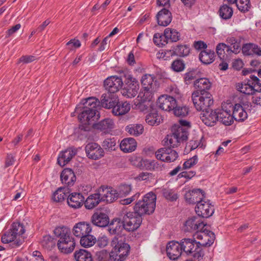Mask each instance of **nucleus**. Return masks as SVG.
<instances>
[{"instance_id":"obj_10","label":"nucleus","mask_w":261,"mask_h":261,"mask_svg":"<svg viewBox=\"0 0 261 261\" xmlns=\"http://www.w3.org/2000/svg\"><path fill=\"white\" fill-rule=\"evenodd\" d=\"M170 147H164L161 148L155 152L157 159L165 162H172L175 161L178 157V154L176 151Z\"/></svg>"},{"instance_id":"obj_49","label":"nucleus","mask_w":261,"mask_h":261,"mask_svg":"<svg viewBox=\"0 0 261 261\" xmlns=\"http://www.w3.org/2000/svg\"><path fill=\"white\" fill-rule=\"evenodd\" d=\"M168 38L165 35L160 33H155L153 38V41L154 44L159 46H163L168 43Z\"/></svg>"},{"instance_id":"obj_40","label":"nucleus","mask_w":261,"mask_h":261,"mask_svg":"<svg viewBox=\"0 0 261 261\" xmlns=\"http://www.w3.org/2000/svg\"><path fill=\"white\" fill-rule=\"evenodd\" d=\"M161 116L157 112L153 111L146 116V122L151 126L158 125L161 123Z\"/></svg>"},{"instance_id":"obj_48","label":"nucleus","mask_w":261,"mask_h":261,"mask_svg":"<svg viewBox=\"0 0 261 261\" xmlns=\"http://www.w3.org/2000/svg\"><path fill=\"white\" fill-rule=\"evenodd\" d=\"M164 34L168 40L170 39L172 42H176L179 39V34L174 29L166 28L164 31Z\"/></svg>"},{"instance_id":"obj_51","label":"nucleus","mask_w":261,"mask_h":261,"mask_svg":"<svg viewBox=\"0 0 261 261\" xmlns=\"http://www.w3.org/2000/svg\"><path fill=\"white\" fill-rule=\"evenodd\" d=\"M116 140L114 138H107L103 140L101 145L107 151H112L115 149Z\"/></svg>"},{"instance_id":"obj_2","label":"nucleus","mask_w":261,"mask_h":261,"mask_svg":"<svg viewBox=\"0 0 261 261\" xmlns=\"http://www.w3.org/2000/svg\"><path fill=\"white\" fill-rule=\"evenodd\" d=\"M54 233L59 238L57 246L61 253L69 254L74 250L75 243L70 229H54Z\"/></svg>"},{"instance_id":"obj_64","label":"nucleus","mask_w":261,"mask_h":261,"mask_svg":"<svg viewBox=\"0 0 261 261\" xmlns=\"http://www.w3.org/2000/svg\"><path fill=\"white\" fill-rule=\"evenodd\" d=\"M137 106L140 111L144 112L148 110L149 107L151 106V103L146 101H141Z\"/></svg>"},{"instance_id":"obj_24","label":"nucleus","mask_w":261,"mask_h":261,"mask_svg":"<svg viewBox=\"0 0 261 261\" xmlns=\"http://www.w3.org/2000/svg\"><path fill=\"white\" fill-rule=\"evenodd\" d=\"M114 127V123L110 118H105L93 125V127L95 129L103 132L106 134L109 133Z\"/></svg>"},{"instance_id":"obj_17","label":"nucleus","mask_w":261,"mask_h":261,"mask_svg":"<svg viewBox=\"0 0 261 261\" xmlns=\"http://www.w3.org/2000/svg\"><path fill=\"white\" fill-rule=\"evenodd\" d=\"M200 118L201 121L207 126H212L215 125L218 121L217 111L211 109L205 110L200 114Z\"/></svg>"},{"instance_id":"obj_12","label":"nucleus","mask_w":261,"mask_h":261,"mask_svg":"<svg viewBox=\"0 0 261 261\" xmlns=\"http://www.w3.org/2000/svg\"><path fill=\"white\" fill-rule=\"evenodd\" d=\"M195 209L196 214L202 217L208 218L211 216L214 212L213 205L210 203L209 200L206 201L204 199L198 202Z\"/></svg>"},{"instance_id":"obj_53","label":"nucleus","mask_w":261,"mask_h":261,"mask_svg":"<svg viewBox=\"0 0 261 261\" xmlns=\"http://www.w3.org/2000/svg\"><path fill=\"white\" fill-rule=\"evenodd\" d=\"M173 55H176L178 56H186L190 53L189 48L186 45H178L172 50Z\"/></svg>"},{"instance_id":"obj_5","label":"nucleus","mask_w":261,"mask_h":261,"mask_svg":"<svg viewBox=\"0 0 261 261\" xmlns=\"http://www.w3.org/2000/svg\"><path fill=\"white\" fill-rule=\"evenodd\" d=\"M179 249L187 255L193 257L198 260L202 259L204 253L203 249L197 245L196 240L190 239H184L179 243Z\"/></svg>"},{"instance_id":"obj_1","label":"nucleus","mask_w":261,"mask_h":261,"mask_svg":"<svg viewBox=\"0 0 261 261\" xmlns=\"http://www.w3.org/2000/svg\"><path fill=\"white\" fill-rule=\"evenodd\" d=\"M111 234L115 235L111 245L113 248L109 253L110 259L112 261H122L128 255L130 250L129 245L123 241L125 239L123 229H108Z\"/></svg>"},{"instance_id":"obj_38","label":"nucleus","mask_w":261,"mask_h":261,"mask_svg":"<svg viewBox=\"0 0 261 261\" xmlns=\"http://www.w3.org/2000/svg\"><path fill=\"white\" fill-rule=\"evenodd\" d=\"M218 121H219L225 125H230L233 122L232 114L225 112H217Z\"/></svg>"},{"instance_id":"obj_57","label":"nucleus","mask_w":261,"mask_h":261,"mask_svg":"<svg viewBox=\"0 0 261 261\" xmlns=\"http://www.w3.org/2000/svg\"><path fill=\"white\" fill-rule=\"evenodd\" d=\"M171 68L176 72H180L184 69L185 64L180 60H176L172 62Z\"/></svg>"},{"instance_id":"obj_33","label":"nucleus","mask_w":261,"mask_h":261,"mask_svg":"<svg viewBox=\"0 0 261 261\" xmlns=\"http://www.w3.org/2000/svg\"><path fill=\"white\" fill-rule=\"evenodd\" d=\"M125 131L130 135L139 136L144 132V127L141 124H130L125 127Z\"/></svg>"},{"instance_id":"obj_50","label":"nucleus","mask_w":261,"mask_h":261,"mask_svg":"<svg viewBox=\"0 0 261 261\" xmlns=\"http://www.w3.org/2000/svg\"><path fill=\"white\" fill-rule=\"evenodd\" d=\"M237 88L239 91L245 94L250 95L254 93V89L253 86L248 84H239Z\"/></svg>"},{"instance_id":"obj_13","label":"nucleus","mask_w":261,"mask_h":261,"mask_svg":"<svg viewBox=\"0 0 261 261\" xmlns=\"http://www.w3.org/2000/svg\"><path fill=\"white\" fill-rule=\"evenodd\" d=\"M122 80L116 76H112L108 77L104 81L105 89L110 93H116L122 87Z\"/></svg>"},{"instance_id":"obj_35","label":"nucleus","mask_w":261,"mask_h":261,"mask_svg":"<svg viewBox=\"0 0 261 261\" xmlns=\"http://www.w3.org/2000/svg\"><path fill=\"white\" fill-rule=\"evenodd\" d=\"M155 78L150 74L144 75L141 79V83L143 88H152L157 89L158 86Z\"/></svg>"},{"instance_id":"obj_27","label":"nucleus","mask_w":261,"mask_h":261,"mask_svg":"<svg viewBox=\"0 0 261 261\" xmlns=\"http://www.w3.org/2000/svg\"><path fill=\"white\" fill-rule=\"evenodd\" d=\"M92 222L96 226L104 227L110 225L108 215L104 213H95L92 217Z\"/></svg>"},{"instance_id":"obj_18","label":"nucleus","mask_w":261,"mask_h":261,"mask_svg":"<svg viewBox=\"0 0 261 261\" xmlns=\"http://www.w3.org/2000/svg\"><path fill=\"white\" fill-rule=\"evenodd\" d=\"M185 197L187 202L194 204L200 202L202 200L205 199V196L204 192L200 189H195L189 191L185 194Z\"/></svg>"},{"instance_id":"obj_28","label":"nucleus","mask_w":261,"mask_h":261,"mask_svg":"<svg viewBox=\"0 0 261 261\" xmlns=\"http://www.w3.org/2000/svg\"><path fill=\"white\" fill-rule=\"evenodd\" d=\"M137 147V142L133 138H127L123 139L120 144V148L124 152H130L134 151Z\"/></svg>"},{"instance_id":"obj_44","label":"nucleus","mask_w":261,"mask_h":261,"mask_svg":"<svg viewBox=\"0 0 261 261\" xmlns=\"http://www.w3.org/2000/svg\"><path fill=\"white\" fill-rule=\"evenodd\" d=\"M225 50L229 54L231 47L226 45L224 43H220L216 46V52L221 60H224L225 58Z\"/></svg>"},{"instance_id":"obj_26","label":"nucleus","mask_w":261,"mask_h":261,"mask_svg":"<svg viewBox=\"0 0 261 261\" xmlns=\"http://www.w3.org/2000/svg\"><path fill=\"white\" fill-rule=\"evenodd\" d=\"M187 228H203L204 227H211V225L204 223L200 218L194 216L189 218L184 223Z\"/></svg>"},{"instance_id":"obj_31","label":"nucleus","mask_w":261,"mask_h":261,"mask_svg":"<svg viewBox=\"0 0 261 261\" xmlns=\"http://www.w3.org/2000/svg\"><path fill=\"white\" fill-rule=\"evenodd\" d=\"M233 119L238 121H244L247 118V114L240 104H236L232 112Z\"/></svg>"},{"instance_id":"obj_37","label":"nucleus","mask_w":261,"mask_h":261,"mask_svg":"<svg viewBox=\"0 0 261 261\" xmlns=\"http://www.w3.org/2000/svg\"><path fill=\"white\" fill-rule=\"evenodd\" d=\"M69 192L68 188L60 187L54 193L52 198L54 201L61 202L67 196V194Z\"/></svg>"},{"instance_id":"obj_54","label":"nucleus","mask_w":261,"mask_h":261,"mask_svg":"<svg viewBox=\"0 0 261 261\" xmlns=\"http://www.w3.org/2000/svg\"><path fill=\"white\" fill-rule=\"evenodd\" d=\"M162 193L166 199L171 201H175L178 198L177 194L172 189H164Z\"/></svg>"},{"instance_id":"obj_4","label":"nucleus","mask_w":261,"mask_h":261,"mask_svg":"<svg viewBox=\"0 0 261 261\" xmlns=\"http://www.w3.org/2000/svg\"><path fill=\"white\" fill-rule=\"evenodd\" d=\"M156 196L152 192L146 194L142 200L138 201L134 206L135 214H137V217L153 213L155 208Z\"/></svg>"},{"instance_id":"obj_58","label":"nucleus","mask_w":261,"mask_h":261,"mask_svg":"<svg viewBox=\"0 0 261 261\" xmlns=\"http://www.w3.org/2000/svg\"><path fill=\"white\" fill-rule=\"evenodd\" d=\"M234 107L230 102H224L222 103L221 109L217 110V112H225L228 113H231L233 111Z\"/></svg>"},{"instance_id":"obj_15","label":"nucleus","mask_w":261,"mask_h":261,"mask_svg":"<svg viewBox=\"0 0 261 261\" xmlns=\"http://www.w3.org/2000/svg\"><path fill=\"white\" fill-rule=\"evenodd\" d=\"M157 104L162 110L170 111L173 110L177 105V102L173 96H169L168 95H162L159 97Z\"/></svg>"},{"instance_id":"obj_47","label":"nucleus","mask_w":261,"mask_h":261,"mask_svg":"<svg viewBox=\"0 0 261 261\" xmlns=\"http://www.w3.org/2000/svg\"><path fill=\"white\" fill-rule=\"evenodd\" d=\"M233 14V11L231 8L228 7L227 5H223L219 9V14L221 18L224 19L230 18Z\"/></svg>"},{"instance_id":"obj_41","label":"nucleus","mask_w":261,"mask_h":261,"mask_svg":"<svg viewBox=\"0 0 261 261\" xmlns=\"http://www.w3.org/2000/svg\"><path fill=\"white\" fill-rule=\"evenodd\" d=\"M74 255L76 261H92L91 253L86 250L80 249L76 251Z\"/></svg>"},{"instance_id":"obj_36","label":"nucleus","mask_w":261,"mask_h":261,"mask_svg":"<svg viewBox=\"0 0 261 261\" xmlns=\"http://www.w3.org/2000/svg\"><path fill=\"white\" fill-rule=\"evenodd\" d=\"M91 230V229H90V231L85 233L84 235H82V237H81L80 244L84 247L92 246L96 242V238L89 234Z\"/></svg>"},{"instance_id":"obj_30","label":"nucleus","mask_w":261,"mask_h":261,"mask_svg":"<svg viewBox=\"0 0 261 261\" xmlns=\"http://www.w3.org/2000/svg\"><path fill=\"white\" fill-rule=\"evenodd\" d=\"M18 230V229H10L2 237V242L5 244L11 242L16 239L18 233L19 236L22 235L25 231V229H20L19 232H17Z\"/></svg>"},{"instance_id":"obj_55","label":"nucleus","mask_w":261,"mask_h":261,"mask_svg":"<svg viewBox=\"0 0 261 261\" xmlns=\"http://www.w3.org/2000/svg\"><path fill=\"white\" fill-rule=\"evenodd\" d=\"M130 185L122 184L118 188V197L127 195L131 191Z\"/></svg>"},{"instance_id":"obj_62","label":"nucleus","mask_w":261,"mask_h":261,"mask_svg":"<svg viewBox=\"0 0 261 261\" xmlns=\"http://www.w3.org/2000/svg\"><path fill=\"white\" fill-rule=\"evenodd\" d=\"M170 95L169 96H173L176 101L181 97V93L179 90L176 87H171L169 91Z\"/></svg>"},{"instance_id":"obj_46","label":"nucleus","mask_w":261,"mask_h":261,"mask_svg":"<svg viewBox=\"0 0 261 261\" xmlns=\"http://www.w3.org/2000/svg\"><path fill=\"white\" fill-rule=\"evenodd\" d=\"M230 3H236L238 9L242 12L249 10L250 8L249 0H228Z\"/></svg>"},{"instance_id":"obj_63","label":"nucleus","mask_w":261,"mask_h":261,"mask_svg":"<svg viewBox=\"0 0 261 261\" xmlns=\"http://www.w3.org/2000/svg\"><path fill=\"white\" fill-rule=\"evenodd\" d=\"M252 43L246 44L243 45L242 48V52L246 56L252 55Z\"/></svg>"},{"instance_id":"obj_11","label":"nucleus","mask_w":261,"mask_h":261,"mask_svg":"<svg viewBox=\"0 0 261 261\" xmlns=\"http://www.w3.org/2000/svg\"><path fill=\"white\" fill-rule=\"evenodd\" d=\"M97 191L101 201L112 203L118 198L117 191L111 187L101 186Z\"/></svg>"},{"instance_id":"obj_19","label":"nucleus","mask_w":261,"mask_h":261,"mask_svg":"<svg viewBox=\"0 0 261 261\" xmlns=\"http://www.w3.org/2000/svg\"><path fill=\"white\" fill-rule=\"evenodd\" d=\"M77 153V150L72 147L68 148L62 151L58 158V163L61 166H64L68 163Z\"/></svg>"},{"instance_id":"obj_21","label":"nucleus","mask_w":261,"mask_h":261,"mask_svg":"<svg viewBox=\"0 0 261 261\" xmlns=\"http://www.w3.org/2000/svg\"><path fill=\"white\" fill-rule=\"evenodd\" d=\"M156 18L159 25L166 27L171 22L172 16L169 10L163 8L158 13Z\"/></svg>"},{"instance_id":"obj_22","label":"nucleus","mask_w":261,"mask_h":261,"mask_svg":"<svg viewBox=\"0 0 261 261\" xmlns=\"http://www.w3.org/2000/svg\"><path fill=\"white\" fill-rule=\"evenodd\" d=\"M85 198L80 193H72L68 196L67 199L68 205L73 208L81 207L83 204Z\"/></svg>"},{"instance_id":"obj_23","label":"nucleus","mask_w":261,"mask_h":261,"mask_svg":"<svg viewBox=\"0 0 261 261\" xmlns=\"http://www.w3.org/2000/svg\"><path fill=\"white\" fill-rule=\"evenodd\" d=\"M117 101L116 95L109 91L103 94L101 97V105L102 107L107 109L113 108L117 103Z\"/></svg>"},{"instance_id":"obj_34","label":"nucleus","mask_w":261,"mask_h":261,"mask_svg":"<svg viewBox=\"0 0 261 261\" xmlns=\"http://www.w3.org/2000/svg\"><path fill=\"white\" fill-rule=\"evenodd\" d=\"M101 201L98 193L90 195L85 201V206L91 210L96 206Z\"/></svg>"},{"instance_id":"obj_7","label":"nucleus","mask_w":261,"mask_h":261,"mask_svg":"<svg viewBox=\"0 0 261 261\" xmlns=\"http://www.w3.org/2000/svg\"><path fill=\"white\" fill-rule=\"evenodd\" d=\"M191 98L196 109L202 112L209 109L214 102L213 96L208 92L194 91Z\"/></svg>"},{"instance_id":"obj_14","label":"nucleus","mask_w":261,"mask_h":261,"mask_svg":"<svg viewBox=\"0 0 261 261\" xmlns=\"http://www.w3.org/2000/svg\"><path fill=\"white\" fill-rule=\"evenodd\" d=\"M87 156L92 160H98L104 155L103 148L97 143L88 144L85 147Z\"/></svg>"},{"instance_id":"obj_60","label":"nucleus","mask_w":261,"mask_h":261,"mask_svg":"<svg viewBox=\"0 0 261 261\" xmlns=\"http://www.w3.org/2000/svg\"><path fill=\"white\" fill-rule=\"evenodd\" d=\"M198 162V157L197 155H194L192 158L188 160L184 164V168L188 169L196 165Z\"/></svg>"},{"instance_id":"obj_43","label":"nucleus","mask_w":261,"mask_h":261,"mask_svg":"<svg viewBox=\"0 0 261 261\" xmlns=\"http://www.w3.org/2000/svg\"><path fill=\"white\" fill-rule=\"evenodd\" d=\"M99 103L100 102L97 99L92 97L86 99L83 105H84V107L98 112V109L99 107Z\"/></svg>"},{"instance_id":"obj_61","label":"nucleus","mask_w":261,"mask_h":261,"mask_svg":"<svg viewBox=\"0 0 261 261\" xmlns=\"http://www.w3.org/2000/svg\"><path fill=\"white\" fill-rule=\"evenodd\" d=\"M173 55V52L172 51V50H166L165 51L162 50V51H160L157 54V57L159 59H163L165 60H166L170 56Z\"/></svg>"},{"instance_id":"obj_52","label":"nucleus","mask_w":261,"mask_h":261,"mask_svg":"<svg viewBox=\"0 0 261 261\" xmlns=\"http://www.w3.org/2000/svg\"><path fill=\"white\" fill-rule=\"evenodd\" d=\"M189 108L186 106H177L175 107L173 109V112L175 116L178 117H184L187 116L189 114Z\"/></svg>"},{"instance_id":"obj_39","label":"nucleus","mask_w":261,"mask_h":261,"mask_svg":"<svg viewBox=\"0 0 261 261\" xmlns=\"http://www.w3.org/2000/svg\"><path fill=\"white\" fill-rule=\"evenodd\" d=\"M215 53L210 50H203L199 54V58L201 62L204 64H209L214 60Z\"/></svg>"},{"instance_id":"obj_9","label":"nucleus","mask_w":261,"mask_h":261,"mask_svg":"<svg viewBox=\"0 0 261 261\" xmlns=\"http://www.w3.org/2000/svg\"><path fill=\"white\" fill-rule=\"evenodd\" d=\"M125 86L121 90L122 94L128 98L134 97L138 93L139 85L138 81L130 75L125 76Z\"/></svg>"},{"instance_id":"obj_16","label":"nucleus","mask_w":261,"mask_h":261,"mask_svg":"<svg viewBox=\"0 0 261 261\" xmlns=\"http://www.w3.org/2000/svg\"><path fill=\"white\" fill-rule=\"evenodd\" d=\"M99 118V113L98 112L85 107H83L82 111L78 116L79 120L85 124H89L92 121H94L95 118L98 119Z\"/></svg>"},{"instance_id":"obj_25","label":"nucleus","mask_w":261,"mask_h":261,"mask_svg":"<svg viewBox=\"0 0 261 261\" xmlns=\"http://www.w3.org/2000/svg\"><path fill=\"white\" fill-rule=\"evenodd\" d=\"M62 184L67 187L72 186L76 180V176L73 171L70 168H66L63 170L60 175Z\"/></svg>"},{"instance_id":"obj_42","label":"nucleus","mask_w":261,"mask_h":261,"mask_svg":"<svg viewBox=\"0 0 261 261\" xmlns=\"http://www.w3.org/2000/svg\"><path fill=\"white\" fill-rule=\"evenodd\" d=\"M157 89L152 88H143V90L140 92L138 97H140L141 101L150 102L153 97L154 93Z\"/></svg>"},{"instance_id":"obj_6","label":"nucleus","mask_w":261,"mask_h":261,"mask_svg":"<svg viewBox=\"0 0 261 261\" xmlns=\"http://www.w3.org/2000/svg\"><path fill=\"white\" fill-rule=\"evenodd\" d=\"M142 218L140 217H134L132 213H127L123 218H114L110 222L109 226L113 228H126V227H133L132 228H139L141 223Z\"/></svg>"},{"instance_id":"obj_56","label":"nucleus","mask_w":261,"mask_h":261,"mask_svg":"<svg viewBox=\"0 0 261 261\" xmlns=\"http://www.w3.org/2000/svg\"><path fill=\"white\" fill-rule=\"evenodd\" d=\"M41 243L42 246L47 249L51 248L55 245L53 239L49 235L44 236Z\"/></svg>"},{"instance_id":"obj_3","label":"nucleus","mask_w":261,"mask_h":261,"mask_svg":"<svg viewBox=\"0 0 261 261\" xmlns=\"http://www.w3.org/2000/svg\"><path fill=\"white\" fill-rule=\"evenodd\" d=\"M188 136L187 127H184L179 124H175L171 127V133L168 135L165 138V143L166 145L172 148L177 147L181 143L187 140Z\"/></svg>"},{"instance_id":"obj_29","label":"nucleus","mask_w":261,"mask_h":261,"mask_svg":"<svg viewBox=\"0 0 261 261\" xmlns=\"http://www.w3.org/2000/svg\"><path fill=\"white\" fill-rule=\"evenodd\" d=\"M112 112L115 116H120L126 114L130 109V105L126 102L117 103L112 108Z\"/></svg>"},{"instance_id":"obj_59","label":"nucleus","mask_w":261,"mask_h":261,"mask_svg":"<svg viewBox=\"0 0 261 261\" xmlns=\"http://www.w3.org/2000/svg\"><path fill=\"white\" fill-rule=\"evenodd\" d=\"M196 72L195 70L190 71L185 74V82L186 84H189L191 82L196 79Z\"/></svg>"},{"instance_id":"obj_45","label":"nucleus","mask_w":261,"mask_h":261,"mask_svg":"<svg viewBox=\"0 0 261 261\" xmlns=\"http://www.w3.org/2000/svg\"><path fill=\"white\" fill-rule=\"evenodd\" d=\"M129 161L133 166L141 169L147 168V165L149 164L148 161L144 160L140 156H133L129 159Z\"/></svg>"},{"instance_id":"obj_20","label":"nucleus","mask_w":261,"mask_h":261,"mask_svg":"<svg viewBox=\"0 0 261 261\" xmlns=\"http://www.w3.org/2000/svg\"><path fill=\"white\" fill-rule=\"evenodd\" d=\"M166 252L167 256L170 259H177L181 254V249H179V243L174 241L169 242L166 247Z\"/></svg>"},{"instance_id":"obj_8","label":"nucleus","mask_w":261,"mask_h":261,"mask_svg":"<svg viewBox=\"0 0 261 261\" xmlns=\"http://www.w3.org/2000/svg\"><path fill=\"white\" fill-rule=\"evenodd\" d=\"M195 240H198L196 242L200 247H210L214 242L215 234L209 229H200L197 231L194 234Z\"/></svg>"},{"instance_id":"obj_32","label":"nucleus","mask_w":261,"mask_h":261,"mask_svg":"<svg viewBox=\"0 0 261 261\" xmlns=\"http://www.w3.org/2000/svg\"><path fill=\"white\" fill-rule=\"evenodd\" d=\"M194 87L197 89L196 91H199L201 93L203 92H207L206 90H208L211 84L209 80L206 78H201L196 80L194 84Z\"/></svg>"}]
</instances>
